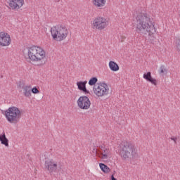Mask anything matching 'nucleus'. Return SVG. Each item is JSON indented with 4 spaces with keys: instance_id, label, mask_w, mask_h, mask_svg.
Wrapping results in <instances>:
<instances>
[{
    "instance_id": "obj_20",
    "label": "nucleus",
    "mask_w": 180,
    "mask_h": 180,
    "mask_svg": "<svg viewBox=\"0 0 180 180\" xmlns=\"http://www.w3.org/2000/svg\"><path fill=\"white\" fill-rule=\"evenodd\" d=\"M164 72H167V68H165V65H161L159 70V73L164 74Z\"/></svg>"
},
{
    "instance_id": "obj_5",
    "label": "nucleus",
    "mask_w": 180,
    "mask_h": 180,
    "mask_svg": "<svg viewBox=\"0 0 180 180\" xmlns=\"http://www.w3.org/2000/svg\"><path fill=\"white\" fill-rule=\"evenodd\" d=\"M51 34L53 40L63 41L68 36V29L63 25H58L51 28Z\"/></svg>"
},
{
    "instance_id": "obj_4",
    "label": "nucleus",
    "mask_w": 180,
    "mask_h": 180,
    "mask_svg": "<svg viewBox=\"0 0 180 180\" xmlns=\"http://www.w3.org/2000/svg\"><path fill=\"white\" fill-rule=\"evenodd\" d=\"M4 115L8 123H11V124H18V123L20 122L22 112L18 107L11 106L5 111Z\"/></svg>"
},
{
    "instance_id": "obj_8",
    "label": "nucleus",
    "mask_w": 180,
    "mask_h": 180,
    "mask_svg": "<svg viewBox=\"0 0 180 180\" xmlns=\"http://www.w3.org/2000/svg\"><path fill=\"white\" fill-rule=\"evenodd\" d=\"M77 105L80 109L86 110L91 108V101L86 96H82L77 100Z\"/></svg>"
},
{
    "instance_id": "obj_17",
    "label": "nucleus",
    "mask_w": 180,
    "mask_h": 180,
    "mask_svg": "<svg viewBox=\"0 0 180 180\" xmlns=\"http://www.w3.org/2000/svg\"><path fill=\"white\" fill-rule=\"evenodd\" d=\"M108 65L111 71H119V65H117V63H116L115 61H110Z\"/></svg>"
},
{
    "instance_id": "obj_10",
    "label": "nucleus",
    "mask_w": 180,
    "mask_h": 180,
    "mask_svg": "<svg viewBox=\"0 0 180 180\" xmlns=\"http://www.w3.org/2000/svg\"><path fill=\"white\" fill-rule=\"evenodd\" d=\"M10 8L12 11H18L25 4L24 0H8Z\"/></svg>"
},
{
    "instance_id": "obj_14",
    "label": "nucleus",
    "mask_w": 180,
    "mask_h": 180,
    "mask_svg": "<svg viewBox=\"0 0 180 180\" xmlns=\"http://www.w3.org/2000/svg\"><path fill=\"white\" fill-rule=\"evenodd\" d=\"M23 95L25 98H30L32 96V86L26 85L22 87Z\"/></svg>"
},
{
    "instance_id": "obj_11",
    "label": "nucleus",
    "mask_w": 180,
    "mask_h": 180,
    "mask_svg": "<svg viewBox=\"0 0 180 180\" xmlns=\"http://www.w3.org/2000/svg\"><path fill=\"white\" fill-rule=\"evenodd\" d=\"M11 44V36L8 33L0 32V46L5 47Z\"/></svg>"
},
{
    "instance_id": "obj_19",
    "label": "nucleus",
    "mask_w": 180,
    "mask_h": 180,
    "mask_svg": "<svg viewBox=\"0 0 180 180\" xmlns=\"http://www.w3.org/2000/svg\"><path fill=\"white\" fill-rule=\"evenodd\" d=\"M98 82V78L96 77H92L91 79H90V80L89 81V85H90L91 86H95L96 84Z\"/></svg>"
},
{
    "instance_id": "obj_23",
    "label": "nucleus",
    "mask_w": 180,
    "mask_h": 180,
    "mask_svg": "<svg viewBox=\"0 0 180 180\" xmlns=\"http://www.w3.org/2000/svg\"><path fill=\"white\" fill-rule=\"evenodd\" d=\"M170 139L172 140V141H174L175 144H176V140H178V138L172 136Z\"/></svg>"
},
{
    "instance_id": "obj_3",
    "label": "nucleus",
    "mask_w": 180,
    "mask_h": 180,
    "mask_svg": "<svg viewBox=\"0 0 180 180\" xmlns=\"http://www.w3.org/2000/svg\"><path fill=\"white\" fill-rule=\"evenodd\" d=\"M120 154L124 160L134 158L137 155V150H136V148L133 143L127 141H123L120 145Z\"/></svg>"
},
{
    "instance_id": "obj_15",
    "label": "nucleus",
    "mask_w": 180,
    "mask_h": 180,
    "mask_svg": "<svg viewBox=\"0 0 180 180\" xmlns=\"http://www.w3.org/2000/svg\"><path fill=\"white\" fill-rule=\"evenodd\" d=\"M0 141L1 144L5 146L6 147H9V140L6 138V135L4 132L3 134H0Z\"/></svg>"
},
{
    "instance_id": "obj_2",
    "label": "nucleus",
    "mask_w": 180,
    "mask_h": 180,
    "mask_svg": "<svg viewBox=\"0 0 180 180\" xmlns=\"http://www.w3.org/2000/svg\"><path fill=\"white\" fill-rule=\"evenodd\" d=\"M27 57L31 61L42 62L46 60V51L40 46H32L27 48Z\"/></svg>"
},
{
    "instance_id": "obj_1",
    "label": "nucleus",
    "mask_w": 180,
    "mask_h": 180,
    "mask_svg": "<svg viewBox=\"0 0 180 180\" xmlns=\"http://www.w3.org/2000/svg\"><path fill=\"white\" fill-rule=\"evenodd\" d=\"M136 22V31L139 34H147L149 36V42L155 44V37L153 36L155 33L154 22L147 13H139L137 15Z\"/></svg>"
},
{
    "instance_id": "obj_13",
    "label": "nucleus",
    "mask_w": 180,
    "mask_h": 180,
    "mask_svg": "<svg viewBox=\"0 0 180 180\" xmlns=\"http://www.w3.org/2000/svg\"><path fill=\"white\" fill-rule=\"evenodd\" d=\"M88 82H77V85L79 91H82L84 94H89V91L86 89V84Z\"/></svg>"
},
{
    "instance_id": "obj_6",
    "label": "nucleus",
    "mask_w": 180,
    "mask_h": 180,
    "mask_svg": "<svg viewBox=\"0 0 180 180\" xmlns=\"http://www.w3.org/2000/svg\"><path fill=\"white\" fill-rule=\"evenodd\" d=\"M108 25H109V22L106 18L102 16H97L94 19L91 26L92 29L103 30V29H106V27H108Z\"/></svg>"
},
{
    "instance_id": "obj_22",
    "label": "nucleus",
    "mask_w": 180,
    "mask_h": 180,
    "mask_svg": "<svg viewBox=\"0 0 180 180\" xmlns=\"http://www.w3.org/2000/svg\"><path fill=\"white\" fill-rule=\"evenodd\" d=\"M101 155H102L101 158L103 160H108V154H106V153H101Z\"/></svg>"
},
{
    "instance_id": "obj_9",
    "label": "nucleus",
    "mask_w": 180,
    "mask_h": 180,
    "mask_svg": "<svg viewBox=\"0 0 180 180\" xmlns=\"http://www.w3.org/2000/svg\"><path fill=\"white\" fill-rule=\"evenodd\" d=\"M44 166L45 169H46L50 174H53V172H56L57 171L58 165L57 164V162L49 159L45 161Z\"/></svg>"
},
{
    "instance_id": "obj_21",
    "label": "nucleus",
    "mask_w": 180,
    "mask_h": 180,
    "mask_svg": "<svg viewBox=\"0 0 180 180\" xmlns=\"http://www.w3.org/2000/svg\"><path fill=\"white\" fill-rule=\"evenodd\" d=\"M31 92H32V94H40V91H39L37 87H34L32 89L31 87Z\"/></svg>"
},
{
    "instance_id": "obj_16",
    "label": "nucleus",
    "mask_w": 180,
    "mask_h": 180,
    "mask_svg": "<svg viewBox=\"0 0 180 180\" xmlns=\"http://www.w3.org/2000/svg\"><path fill=\"white\" fill-rule=\"evenodd\" d=\"M92 2L94 6H97L98 8L105 6V5H106V0H93Z\"/></svg>"
},
{
    "instance_id": "obj_7",
    "label": "nucleus",
    "mask_w": 180,
    "mask_h": 180,
    "mask_svg": "<svg viewBox=\"0 0 180 180\" xmlns=\"http://www.w3.org/2000/svg\"><path fill=\"white\" fill-rule=\"evenodd\" d=\"M94 92L96 96H105L109 94V87L106 83H101L100 84H96L94 86Z\"/></svg>"
},
{
    "instance_id": "obj_24",
    "label": "nucleus",
    "mask_w": 180,
    "mask_h": 180,
    "mask_svg": "<svg viewBox=\"0 0 180 180\" xmlns=\"http://www.w3.org/2000/svg\"><path fill=\"white\" fill-rule=\"evenodd\" d=\"M101 154H109V150L105 148L103 150V153Z\"/></svg>"
},
{
    "instance_id": "obj_12",
    "label": "nucleus",
    "mask_w": 180,
    "mask_h": 180,
    "mask_svg": "<svg viewBox=\"0 0 180 180\" xmlns=\"http://www.w3.org/2000/svg\"><path fill=\"white\" fill-rule=\"evenodd\" d=\"M143 78L144 79L148 81V82H150V84H152L153 85L157 86V79L153 78V77L151 76V72L144 73Z\"/></svg>"
},
{
    "instance_id": "obj_25",
    "label": "nucleus",
    "mask_w": 180,
    "mask_h": 180,
    "mask_svg": "<svg viewBox=\"0 0 180 180\" xmlns=\"http://www.w3.org/2000/svg\"><path fill=\"white\" fill-rule=\"evenodd\" d=\"M111 180H117L116 178H115L114 174L111 175Z\"/></svg>"
},
{
    "instance_id": "obj_18",
    "label": "nucleus",
    "mask_w": 180,
    "mask_h": 180,
    "mask_svg": "<svg viewBox=\"0 0 180 180\" xmlns=\"http://www.w3.org/2000/svg\"><path fill=\"white\" fill-rule=\"evenodd\" d=\"M99 167H100L101 171H103V172H104L105 174H109V172H110V168H109V167H108V165H106L103 163H100Z\"/></svg>"
}]
</instances>
